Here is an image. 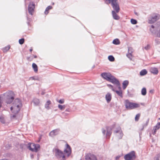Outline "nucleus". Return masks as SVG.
<instances>
[{
	"instance_id": "obj_51",
	"label": "nucleus",
	"mask_w": 160,
	"mask_h": 160,
	"mask_svg": "<svg viewBox=\"0 0 160 160\" xmlns=\"http://www.w3.org/2000/svg\"><path fill=\"white\" fill-rule=\"evenodd\" d=\"M10 110L12 111V113H14V112H13L16 111V110L14 109V107L13 106V107H11V108H10Z\"/></svg>"
},
{
	"instance_id": "obj_7",
	"label": "nucleus",
	"mask_w": 160,
	"mask_h": 160,
	"mask_svg": "<svg viewBox=\"0 0 160 160\" xmlns=\"http://www.w3.org/2000/svg\"><path fill=\"white\" fill-rule=\"evenodd\" d=\"M86 160H98L96 156L93 154L88 153L85 156Z\"/></svg>"
},
{
	"instance_id": "obj_48",
	"label": "nucleus",
	"mask_w": 160,
	"mask_h": 160,
	"mask_svg": "<svg viewBox=\"0 0 160 160\" xmlns=\"http://www.w3.org/2000/svg\"><path fill=\"white\" fill-rule=\"evenodd\" d=\"M64 100L63 99H61L59 100V101H58V102L61 104H62L64 103Z\"/></svg>"
},
{
	"instance_id": "obj_62",
	"label": "nucleus",
	"mask_w": 160,
	"mask_h": 160,
	"mask_svg": "<svg viewBox=\"0 0 160 160\" xmlns=\"http://www.w3.org/2000/svg\"><path fill=\"white\" fill-rule=\"evenodd\" d=\"M29 51L30 52H32V48H31L29 50Z\"/></svg>"
},
{
	"instance_id": "obj_57",
	"label": "nucleus",
	"mask_w": 160,
	"mask_h": 160,
	"mask_svg": "<svg viewBox=\"0 0 160 160\" xmlns=\"http://www.w3.org/2000/svg\"><path fill=\"white\" fill-rule=\"evenodd\" d=\"M120 157H121V156H120V155H118V156H117L115 158V160H118L120 158Z\"/></svg>"
},
{
	"instance_id": "obj_6",
	"label": "nucleus",
	"mask_w": 160,
	"mask_h": 160,
	"mask_svg": "<svg viewBox=\"0 0 160 160\" xmlns=\"http://www.w3.org/2000/svg\"><path fill=\"white\" fill-rule=\"evenodd\" d=\"M113 133L114 134H116L118 133H119V135L117 136V137L119 139H121L123 135V133L120 127H118L117 128V130L114 131Z\"/></svg>"
},
{
	"instance_id": "obj_45",
	"label": "nucleus",
	"mask_w": 160,
	"mask_h": 160,
	"mask_svg": "<svg viewBox=\"0 0 160 160\" xmlns=\"http://www.w3.org/2000/svg\"><path fill=\"white\" fill-rule=\"evenodd\" d=\"M107 86L108 87H109V88H110L111 89H112V90L113 91H115V90L113 88V86L111 85V84H107Z\"/></svg>"
},
{
	"instance_id": "obj_29",
	"label": "nucleus",
	"mask_w": 160,
	"mask_h": 160,
	"mask_svg": "<svg viewBox=\"0 0 160 160\" xmlns=\"http://www.w3.org/2000/svg\"><path fill=\"white\" fill-rule=\"evenodd\" d=\"M119 96H120L121 98H122L123 95L122 91H118V90H115L114 91Z\"/></svg>"
},
{
	"instance_id": "obj_36",
	"label": "nucleus",
	"mask_w": 160,
	"mask_h": 160,
	"mask_svg": "<svg viewBox=\"0 0 160 160\" xmlns=\"http://www.w3.org/2000/svg\"><path fill=\"white\" fill-rule=\"evenodd\" d=\"M140 113H138L137 114L135 117V120L136 121H138L140 117Z\"/></svg>"
},
{
	"instance_id": "obj_40",
	"label": "nucleus",
	"mask_w": 160,
	"mask_h": 160,
	"mask_svg": "<svg viewBox=\"0 0 160 160\" xmlns=\"http://www.w3.org/2000/svg\"><path fill=\"white\" fill-rule=\"evenodd\" d=\"M30 79L35 80H38V78L36 76L31 77L29 78Z\"/></svg>"
},
{
	"instance_id": "obj_60",
	"label": "nucleus",
	"mask_w": 160,
	"mask_h": 160,
	"mask_svg": "<svg viewBox=\"0 0 160 160\" xmlns=\"http://www.w3.org/2000/svg\"><path fill=\"white\" fill-rule=\"evenodd\" d=\"M45 94V92L44 91H42L41 93L42 95H44Z\"/></svg>"
},
{
	"instance_id": "obj_15",
	"label": "nucleus",
	"mask_w": 160,
	"mask_h": 160,
	"mask_svg": "<svg viewBox=\"0 0 160 160\" xmlns=\"http://www.w3.org/2000/svg\"><path fill=\"white\" fill-rule=\"evenodd\" d=\"M105 98L108 103L110 102L112 99L111 94L109 92H108L106 95Z\"/></svg>"
},
{
	"instance_id": "obj_4",
	"label": "nucleus",
	"mask_w": 160,
	"mask_h": 160,
	"mask_svg": "<svg viewBox=\"0 0 160 160\" xmlns=\"http://www.w3.org/2000/svg\"><path fill=\"white\" fill-rule=\"evenodd\" d=\"M55 151V156L58 159H61V160H66V158L62 151L58 149H56Z\"/></svg>"
},
{
	"instance_id": "obj_64",
	"label": "nucleus",
	"mask_w": 160,
	"mask_h": 160,
	"mask_svg": "<svg viewBox=\"0 0 160 160\" xmlns=\"http://www.w3.org/2000/svg\"><path fill=\"white\" fill-rule=\"evenodd\" d=\"M33 57L34 58H36L37 57V56L36 55H33Z\"/></svg>"
},
{
	"instance_id": "obj_2",
	"label": "nucleus",
	"mask_w": 160,
	"mask_h": 160,
	"mask_svg": "<svg viewBox=\"0 0 160 160\" xmlns=\"http://www.w3.org/2000/svg\"><path fill=\"white\" fill-rule=\"evenodd\" d=\"M124 103L125 108L127 110L133 109L140 107L139 104L131 102L128 99L125 100Z\"/></svg>"
},
{
	"instance_id": "obj_8",
	"label": "nucleus",
	"mask_w": 160,
	"mask_h": 160,
	"mask_svg": "<svg viewBox=\"0 0 160 160\" xmlns=\"http://www.w3.org/2000/svg\"><path fill=\"white\" fill-rule=\"evenodd\" d=\"M65 154H67V157H69L71 153V148L70 145L67 143L66 144V148L64 150Z\"/></svg>"
},
{
	"instance_id": "obj_27",
	"label": "nucleus",
	"mask_w": 160,
	"mask_h": 160,
	"mask_svg": "<svg viewBox=\"0 0 160 160\" xmlns=\"http://www.w3.org/2000/svg\"><path fill=\"white\" fill-rule=\"evenodd\" d=\"M32 67L34 71L35 72H37L38 71V67L37 65L35 63H33L32 64Z\"/></svg>"
},
{
	"instance_id": "obj_28",
	"label": "nucleus",
	"mask_w": 160,
	"mask_h": 160,
	"mask_svg": "<svg viewBox=\"0 0 160 160\" xmlns=\"http://www.w3.org/2000/svg\"><path fill=\"white\" fill-rule=\"evenodd\" d=\"M112 43L114 44L118 45L120 44V42L118 39L116 38L113 41Z\"/></svg>"
},
{
	"instance_id": "obj_43",
	"label": "nucleus",
	"mask_w": 160,
	"mask_h": 160,
	"mask_svg": "<svg viewBox=\"0 0 160 160\" xmlns=\"http://www.w3.org/2000/svg\"><path fill=\"white\" fill-rule=\"evenodd\" d=\"M27 24L28 26H30V22L31 21L30 18H29L28 17H27Z\"/></svg>"
},
{
	"instance_id": "obj_3",
	"label": "nucleus",
	"mask_w": 160,
	"mask_h": 160,
	"mask_svg": "<svg viewBox=\"0 0 160 160\" xmlns=\"http://www.w3.org/2000/svg\"><path fill=\"white\" fill-rule=\"evenodd\" d=\"M124 158L125 160H134L136 158L135 152L134 151H132L125 155Z\"/></svg>"
},
{
	"instance_id": "obj_9",
	"label": "nucleus",
	"mask_w": 160,
	"mask_h": 160,
	"mask_svg": "<svg viewBox=\"0 0 160 160\" xmlns=\"http://www.w3.org/2000/svg\"><path fill=\"white\" fill-rule=\"evenodd\" d=\"M119 11H112V17L114 19L118 20L120 19Z\"/></svg>"
},
{
	"instance_id": "obj_34",
	"label": "nucleus",
	"mask_w": 160,
	"mask_h": 160,
	"mask_svg": "<svg viewBox=\"0 0 160 160\" xmlns=\"http://www.w3.org/2000/svg\"><path fill=\"white\" fill-rule=\"evenodd\" d=\"M108 59L111 62L114 61L115 60L114 57L112 55H110L108 57Z\"/></svg>"
},
{
	"instance_id": "obj_56",
	"label": "nucleus",
	"mask_w": 160,
	"mask_h": 160,
	"mask_svg": "<svg viewBox=\"0 0 160 160\" xmlns=\"http://www.w3.org/2000/svg\"><path fill=\"white\" fill-rule=\"evenodd\" d=\"M157 36L158 38H160V29L158 32L157 33Z\"/></svg>"
},
{
	"instance_id": "obj_21",
	"label": "nucleus",
	"mask_w": 160,
	"mask_h": 160,
	"mask_svg": "<svg viewBox=\"0 0 160 160\" xmlns=\"http://www.w3.org/2000/svg\"><path fill=\"white\" fill-rule=\"evenodd\" d=\"M122 88L123 90L125 89L129 84V81L128 80L124 81L122 83Z\"/></svg>"
},
{
	"instance_id": "obj_35",
	"label": "nucleus",
	"mask_w": 160,
	"mask_h": 160,
	"mask_svg": "<svg viewBox=\"0 0 160 160\" xmlns=\"http://www.w3.org/2000/svg\"><path fill=\"white\" fill-rule=\"evenodd\" d=\"M130 21L131 23L133 24H136L138 23V22L136 20L133 18L131 19Z\"/></svg>"
},
{
	"instance_id": "obj_33",
	"label": "nucleus",
	"mask_w": 160,
	"mask_h": 160,
	"mask_svg": "<svg viewBox=\"0 0 160 160\" xmlns=\"http://www.w3.org/2000/svg\"><path fill=\"white\" fill-rule=\"evenodd\" d=\"M0 121L3 124L5 123V122L4 118L1 115L0 116Z\"/></svg>"
},
{
	"instance_id": "obj_39",
	"label": "nucleus",
	"mask_w": 160,
	"mask_h": 160,
	"mask_svg": "<svg viewBox=\"0 0 160 160\" xmlns=\"http://www.w3.org/2000/svg\"><path fill=\"white\" fill-rule=\"evenodd\" d=\"M154 127L157 130L159 129L160 128V122L157 123L156 125Z\"/></svg>"
},
{
	"instance_id": "obj_10",
	"label": "nucleus",
	"mask_w": 160,
	"mask_h": 160,
	"mask_svg": "<svg viewBox=\"0 0 160 160\" xmlns=\"http://www.w3.org/2000/svg\"><path fill=\"white\" fill-rule=\"evenodd\" d=\"M60 131V129L59 128L54 129L50 132L49 135L51 137H53L58 134Z\"/></svg>"
},
{
	"instance_id": "obj_59",
	"label": "nucleus",
	"mask_w": 160,
	"mask_h": 160,
	"mask_svg": "<svg viewBox=\"0 0 160 160\" xmlns=\"http://www.w3.org/2000/svg\"><path fill=\"white\" fill-rule=\"evenodd\" d=\"M150 92L152 93H153L154 92V90H151L149 91Z\"/></svg>"
},
{
	"instance_id": "obj_17",
	"label": "nucleus",
	"mask_w": 160,
	"mask_h": 160,
	"mask_svg": "<svg viewBox=\"0 0 160 160\" xmlns=\"http://www.w3.org/2000/svg\"><path fill=\"white\" fill-rule=\"evenodd\" d=\"M14 98V97H12L10 98H6L5 102L8 104H10L12 102Z\"/></svg>"
},
{
	"instance_id": "obj_61",
	"label": "nucleus",
	"mask_w": 160,
	"mask_h": 160,
	"mask_svg": "<svg viewBox=\"0 0 160 160\" xmlns=\"http://www.w3.org/2000/svg\"><path fill=\"white\" fill-rule=\"evenodd\" d=\"M134 13L135 14V15H136L137 16H138V13L137 12H136L135 11V12H134Z\"/></svg>"
},
{
	"instance_id": "obj_32",
	"label": "nucleus",
	"mask_w": 160,
	"mask_h": 160,
	"mask_svg": "<svg viewBox=\"0 0 160 160\" xmlns=\"http://www.w3.org/2000/svg\"><path fill=\"white\" fill-rule=\"evenodd\" d=\"M58 107L60 110H63L65 109L66 106L65 105H62L60 104H58Z\"/></svg>"
},
{
	"instance_id": "obj_54",
	"label": "nucleus",
	"mask_w": 160,
	"mask_h": 160,
	"mask_svg": "<svg viewBox=\"0 0 160 160\" xmlns=\"http://www.w3.org/2000/svg\"><path fill=\"white\" fill-rule=\"evenodd\" d=\"M133 49L132 48H128V51L129 53H130L131 52V51H132Z\"/></svg>"
},
{
	"instance_id": "obj_30",
	"label": "nucleus",
	"mask_w": 160,
	"mask_h": 160,
	"mask_svg": "<svg viewBox=\"0 0 160 160\" xmlns=\"http://www.w3.org/2000/svg\"><path fill=\"white\" fill-rule=\"evenodd\" d=\"M10 46L8 45L7 46H6L2 49V51L4 52H7L10 48Z\"/></svg>"
},
{
	"instance_id": "obj_20",
	"label": "nucleus",
	"mask_w": 160,
	"mask_h": 160,
	"mask_svg": "<svg viewBox=\"0 0 160 160\" xmlns=\"http://www.w3.org/2000/svg\"><path fill=\"white\" fill-rule=\"evenodd\" d=\"M32 146L34 148V151L35 152H37L38 150V149L40 148V145L38 144L36 145L35 144H32Z\"/></svg>"
},
{
	"instance_id": "obj_19",
	"label": "nucleus",
	"mask_w": 160,
	"mask_h": 160,
	"mask_svg": "<svg viewBox=\"0 0 160 160\" xmlns=\"http://www.w3.org/2000/svg\"><path fill=\"white\" fill-rule=\"evenodd\" d=\"M151 72L154 74L157 75L158 72V71L157 68L154 67L150 69Z\"/></svg>"
},
{
	"instance_id": "obj_42",
	"label": "nucleus",
	"mask_w": 160,
	"mask_h": 160,
	"mask_svg": "<svg viewBox=\"0 0 160 160\" xmlns=\"http://www.w3.org/2000/svg\"><path fill=\"white\" fill-rule=\"evenodd\" d=\"M151 48V47L150 45L148 44L146 46H145L144 48L146 50H148L149 49H150Z\"/></svg>"
},
{
	"instance_id": "obj_38",
	"label": "nucleus",
	"mask_w": 160,
	"mask_h": 160,
	"mask_svg": "<svg viewBox=\"0 0 160 160\" xmlns=\"http://www.w3.org/2000/svg\"><path fill=\"white\" fill-rule=\"evenodd\" d=\"M133 51H131V52L129 53L128 54H127V57L130 59H132V53Z\"/></svg>"
},
{
	"instance_id": "obj_22",
	"label": "nucleus",
	"mask_w": 160,
	"mask_h": 160,
	"mask_svg": "<svg viewBox=\"0 0 160 160\" xmlns=\"http://www.w3.org/2000/svg\"><path fill=\"white\" fill-rule=\"evenodd\" d=\"M32 102L35 106L38 105L40 103L39 100L37 98H34Z\"/></svg>"
},
{
	"instance_id": "obj_63",
	"label": "nucleus",
	"mask_w": 160,
	"mask_h": 160,
	"mask_svg": "<svg viewBox=\"0 0 160 160\" xmlns=\"http://www.w3.org/2000/svg\"><path fill=\"white\" fill-rule=\"evenodd\" d=\"M69 109H66L65 111L67 112H69Z\"/></svg>"
},
{
	"instance_id": "obj_26",
	"label": "nucleus",
	"mask_w": 160,
	"mask_h": 160,
	"mask_svg": "<svg viewBox=\"0 0 160 160\" xmlns=\"http://www.w3.org/2000/svg\"><path fill=\"white\" fill-rule=\"evenodd\" d=\"M33 143H29L28 144V146L27 147L32 152H33L34 151V148L32 146V144Z\"/></svg>"
},
{
	"instance_id": "obj_1",
	"label": "nucleus",
	"mask_w": 160,
	"mask_h": 160,
	"mask_svg": "<svg viewBox=\"0 0 160 160\" xmlns=\"http://www.w3.org/2000/svg\"><path fill=\"white\" fill-rule=\"evenodd\" d=\"M101 75L103 78L107 81L116 85L118 87L119 91H122L119 81L110 73L103 72L101 74Z\"/></svg>"
},
{
	"instance_id": "obj_13",
	"label": "nucleus",
	"mask_w": 160,
	"mask_h": 160,
	"mask_svg": "<svg viewBox=\"0 0 160 160\" xmlns=\"http://www.w3.org/2000/svg\"><path fill=\"white\" fill-rule=\"evenodd\" d=\"M106 129L107 131V133L106 135V138H109L112 133V128H110L109 129V127L107 126L106 127Z\"/></svg>"
},
{
	"instance_id": "obj_12",
	"label": "nucleus",
	"mask_w": 160,
	"mask_h": 160,
	"mask_svg": "<svg viewBox=\"0 0 160 160\" xmlns=\"http://www.w3.org/2000/svg\"><path fill=\"white\" fill-rule=\"evenodd\" d=\"M22 106V104H18L16 105L15 106H13L14 108L16 110L15 111L13 112L15 114H18L21 110V108Z\"/></svg>"
},
{
	"instance_id": "obj_49",
	"label": "nucleus",
	"mask_w": 160,
	"mask_h": 160,
	"mask_svg": "<svg viewBox=\"0 0 160 160\" xmlns=\"http://www.w3.org/2000/svg\"><path fill=\"white\" fill-rule=\"evenodd\" d=\"M52 9V6H48L46 8L45 10H49Z\"/></svg>"
},
{
	"instance_id": "obj_46",
	"label": "nucleus",
	"mask_w": 160,
	"mask_h": 160,
	"mask_svg": "<svg viewBox=\"0 0 160 160\" xmlns=\"http://www.w3.org/2000/svg\"><path fill=\"white\" fill-rule=\"evenodd\" d=\"M25 146H26V145L25 144H21L20 145V148L22 149Z\"/></svg>"
},
{
	"instance_id": "obj_53",
	"label": "nucleus",
	"mask_w": 160,
	"mask_h": 160,
	"mask_svg": "<svg viewBox=\"0 0 160 160\" xmlns=\"http://www.w3.org/2000/svg\"><path fill=\"white\" fill-rule=\"evenodd\" d=\"M28 13L31 14V15H32L34 13V11H28Z\"/></svg>"
},
{
	"instance_id": "obj_18",
	"label": "nucleus",
	"mask_w": 160,
	"mask_h": 160,
	"mask_svg": "<svg viewBox=\"0 0 160 160\" xmlns=\"http://www.w3.org/2000/svg\"><path fill=\"white\" fill-rule=\"evenodd\" d=\"M19 104H22V101L19 98H17L15 99L13 103V106L16 105V104L18 105Z\"/></svg>"
},
{
	"instance_id": "obj_16",
	"label": "nucleus",
	"mask_w": 160,
	"mask_h": 160,
	"mask_svg": "<svg viewBox=\"0 0 160 160\" xmlns=\"http://www.w3.org/2000/svg\"><path fill=\"white\" fill-rule=\"evenodd\" d=\"M35 7V4L33 2H31L28 5V10H34Z\"/></svg>"
},
{
	"instance_id": "obj_50",
	"label": "nucleus",
	"mask_w": 160,
	"mask_h": 160,
	"mask_svg": "<svg viewBox=\"0 0 160 160\" xmlns=\"http://www.w3.org/2000/svg\"><path fill=\"white\" fill-rule=\"evenodd\" d=\"M155 160H160V154H158L157 157H156Z\"/></svg>"
},
{
	"instance_id": "obj_41",
	"label": "nucleus",
	"mask_w": 160,
	"mask_h": 160,
	"mask_svg": "<svg viewBox=\"0 0 160 160\" xmlns=\"http://www.w3.org/2000/svg\"><path fill=\"white\" fill-rule=\"evenodd\" d=\"M24 39L23 38H22L21 39H20L19 40V42L20 44H23L24 42Z\"/></svg>"
},
{
	"instance_id": "obj_5",
	"label": "nucleus",
	"mask_w": 160,
	"mask_h": 160,
	"mask_svg": "<svg viewBox=\"0 0 160 160\" xmlns=\"http://www.w3.org/2000/svg\"><path fill=\"white\" fill-rule=\"evenodd\" d=\"M159 18V15L157 13H153L152 14L151 17L148 18V23L150 24H152L154 23Z\"/></svg>"
},
{
	"instance_id": "obj_37",
	"label": "nucleus",
	"mask_w": 160,
	"mask_h": 160,
	"mask_svg": "<svg viewBox=\"0 0 160 160\" xmlns=\"http://www.w3.org/2000/svg\"><path fill=\"white\" fill-rule=\"evenodd\" d=\"M117 0H106L105 2L107 4L111 3L115 1H117Z\"/></svg>"
},
{
	"instance_id": "obj_44",
	"label": "nucleus",
	"mask_w": 160,
	"mask_h": 160,
	"mask_svg": "<svg viewBox=\"0 0 160 160\" xmlns=\"http://www.w3.org/2000/svg\"><path fill=\"white\" fill-rule=\"evenodd\" d=\"M149 122V119H148L147 120L146 123L143 125V128L144 127H145L147 126V125L148 124Z\"/></svg>"
},
{
	"instance_id": "obj_25",
	"label": "nucleus",
	"mask_w": 160,
	"mask_h": 160,
	"mask_svg": "<svg viewBox=\"0 0 160 160\" xmlns=\"http://www.w3.org/2000/svg\"><path fill=\"white\" fill-rule=\"evenodd\" d=\"M33 143H29L28 144V146L27 147L32 152H33L34 151V148L32 146V144Z\"/></svg>"
},
{
	"instance_id": "obj_23",
	"label": "nucleus",
	"mask_w": 160,
	"mask_h": 160,
	"mask_svg": "<svg viewBox=\"0 0 160 160\" xmlns=\"http://www.w3.org/2000/svg\"><path fill=\"white\" fill-rule=\"evenodd\" d=\"M51 102L50 100H48L45 105V108L48 110L50 109L49 105L51 104Z\"/></svg>"
},
{
	"instance_id": "obj_24",
	"label": "nucleus",
	"mask_w": 160,
	"mask_h": 160,
	"mask_svg": "<svg viewBox=\"0 0 160 160\" xmlns=\"http://www.w3.org/2000/svg\"><path fill=\"white\" fill-rule=\"evenodd\" d=\"M148 72L146 69H143L140 72V75L141 76H143L146 74Z\"/></svg>"
},
{
	"instance_id": "obj_31",
	"label": "nucleus",
	"mask_w": 160,
	"mask_h": 160,
	"mask_svg": "<svg viewBox=\"0 0 160 160\" xmlns=\"http://www.w3.org/2000/svg\"><path fill=\"white\" fill-rule=\"evenodd\" d=\"M147 90L145 88H143L141 90V94L143 96H145L146 94Z\"/></svg>"
},
{
	"instance_id": "obj_11",
	"label": "nucleus",
	"mask_w": 160,
	"mask_h": 160,
	"mask_svg": "<svg viewBox=\"0 0 160 160\" xmlns=\"http://www.w3.org/2000/svg\"><path fill=\"white\" fill-rule=\"evenodd\" d=\"M4 94L6 96V98H10L11 97H14L15 96L14 92L12 91H8Z\"/></svg>"
},
{
	"instance_id": "obj_47",
	"label": "nucleus",
	"mask_w": 160,
	"mask_h": 160,
	"mask_svg": "<svg viewBox=\"0 0 160 160\" xmlns=\"http://www.w3.org/2000/svg\"><path fill=\"white\" fill-rule=\"evenodd\" d=\"M158 130L157 129H156V128H153V130H152V134L153 135H155L156 133V131Z\"/></svg>"
},
{
	"instance_id": "obj_58",
	"label": "nucleus",
	"mask_w": 160,
	"mask_h": 160,
	"mask_svg": "<svg viewBox=\"0 0 160 160\" xmlns=\"http://www.w3.org/2000/svg\"><path fill=\"white\" fill-rule=\"evenodd\" d=\"M49 12V11H45L44 13L46 15H47L48 13Z\"/></svg>"
},
{
	"instance_id": "obj_55",
	"label": "nucleus",
	"mask_w": 160,
	"mask_h": 160,
	"mask_svg": "<svg viewBox=\"0 0 160 160\" xmlns=\"http://www.w3.org/2000/svg\"><path fill=\"white\" fill-rule=\"evenodd\" d=\"M115 126H116V124L115 123L114 124H113V125H112L111 126V127L110 128H112V130L115 127Z\"/></svg>"
},
{
	"instance_id": "obj_14",
	"label": "nucleus",
	"mask_w": 160,
	"mask_h": 160,
	"mask_svg": "<svg viewBox=\"0 0 160 160\" xmlns=\"http://www.w3.org/2000/svg\"><path fill=\"white\" fill-rule=\"evenodd\" d=\"M112 6L114 10H119L120 8L119 5L116 1H115L112 3Z\"/></svg>"
},
{
	"instance_id": "obj_52",
	"label": "nucleus",
	"mask_w": 160,
	"mask_h": 160,
	"mask_svg": "<svg viewBox=\"0 0 160 160\" xmlns=\"http://www.w3.org/2000/svg\"><path fill=\"white\" fill-rule=\"evenodd\" d=\"M102 132L103 134L104 135H105L106 134V130L104 128H102Z\"/></svg>"
}]
</instances>
